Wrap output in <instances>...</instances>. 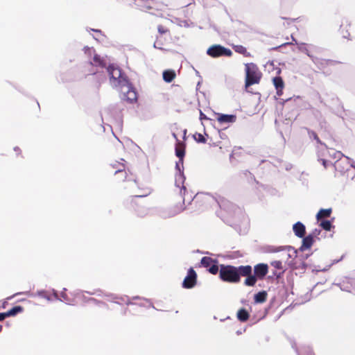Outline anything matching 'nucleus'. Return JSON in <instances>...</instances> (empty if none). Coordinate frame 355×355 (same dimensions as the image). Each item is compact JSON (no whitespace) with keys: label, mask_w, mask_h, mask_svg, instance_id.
Returning <instances> with one entry per match:
<instances>
[{"label":"nucleus","mask_w":355,"mask_h":355,"mask_svg":"<svg viewBox=\"0 0 355 355\" xmlns=\"http://www.w3.org/2000/svg\"><path fill=\"white\" fill-rule=\"evenodd\" d=\"M200 120L207 119L206 115L205 114H203L202 112V111L200 112Z\"/></svg>","instance_id":"nucleus-34"},{"label":"nucleus","mask_w":355,"mask_h":355,"mask_svg":"<svg viewBox=\"0 0 355 355\" xmlns=\"http://www.w3.org/2000/svg\"><path fill=\"white\" fill-rule=\"evenodd\" d=\"M2 331V326L0 325V332Z\"/></svg>","instance_id":"nucleus-51"},{"label":"nucleus","mask_w":355,"mask_h":355,"mask_svg":"<svg viewBox=\"0 0 355 355\" xmlns=\"http://www.w3.org/2000/svg\"><path fill=\"white\" fill-rule=\"evenodd\" d=\"M237 270L235 266L221 265L219 270L220 278L223 282L237 283L240 281Z\"/></svg>","instance_id":"nucleus-2"},{"label":"nucleus","mask_w":355,"mask_h":355,"mask_svg":"<svg viewBox=\"0 0 355 355\" xmlns=\"http://www.w3.org/2000/svg\"><path fill=\"white\" fill-rule=\"evenodd\" d=\"M158 31H159V33L163 34V33H165L167 31V30L164 26H158Z\"/></svg>","instance_id":"nucleus-31"},{"label":"nucleus","mask_w":355,"mask_h":355,"mask_svg":"<svg viewBox=\"0 0 355 355\" xmlns=\"http://www.w3.org/2000/svg\"><path fill=\"white\" fill-rule=\"evenodd\" d=\"M270 264L276 269H282V263L281 261H273Z\"/></svg>","instance_id":"nucleus-28"},{"label":"nucleus","mask_w":355,"mask_h":355,"mask_svg":"<svg viewBox=\"0 0 355 355\" xmlns=\"http://www.w3.org/2000/svg\"><path fill=\"white\" fill-rule=\"evenodd\" d=\"M193 137L195 140L199 143L205 144L206 142L205 137L200 133L196 134Z\"/></svg>","instance_id":"nucleus-27"},{"label":"nucleus","mask_w":355,"mask_h":355,"mask_svg":"<svg viewBox=\"0 0 355 355\" xmlns=\"http://www.w3.org/2000/svg\"><path fill=\"white\" fill-rule=\"evenodd\" d=\"M331 213V209H321L316 215L317 219L319 220L322 218L329 217Z\"/></svg>","instance_id":"nucleus-20"},{"label":"nucleus","mask_w":355,"mask_h":355,"mask_svg":"<svg viewBox=\"0 0 355 355\" xmlns=\"http://www.w3.org/2000/svg\"><path fill=\"white\" fill-rule=\"evenodd\" d=\"M207 55L212 58H217L220 56H231L232 52L230 49L225 48L219 44H215L210 46L207 51Z\"/></svg>","instance_id":"nucleus-5"},{"label":"nucleus","mask_w":355,"mask_h":355,"mask_svg":"<svg viewBox=\"0 0 355 355\" xmlns=\"http://www.w3.org/2000/svg\"><path fill=\"white\" fill-rule=\"evenodd\" d=\"M338 286H340V289L342 291H348V292H351L352 291L350 289H349L348 288H343L342 286H340V284H337Z\"/></svg>","instance_id":"nucleus-36"},{"label":"nucleus","mask_w":355,"mask_h":355,"mask_svg":"<svg viewBox=\"0 0 355 355\" xmlns=\"http://www.w3.org/2000/svg\"><path fill=\"white\" fill-rule=\"evenodd\" d=\"M153 46H154L155 48H157L155 43L154 44Z\"/></svg>","instance_id":"nucleus-53"},{"label":"nucleus","mask_w":355,"mask_h":355,"mask_svg":"<svg viewBox=\"0 0 355 355\" xmlns=\"http://www.w3.org/2000/svg\"><path fill=\"white\" fill-rule=\"evenodd\" d=\"M175 169L178 171L177 174H180V173H183V164H181L180 160L178 162H176Z\"/></svg>","instance_id":"nucleus-29"},{"label":"nucleus","mask_w":355,"mask_h":355,"mask_svg":"<svg viewBox=\"0 0 355 355\" xmlns=\"http://www.w3.org/2000/svg\"><path fill=\"white\" fill-rule=\"evenodd\" d=\"M234 50L236 52L241 54H245L247 52L246 48L242 45H236L234 46Z\"/></svg>","instance_id":"nucleus-26"},{"label":"nucleus","mask_w":355,"mask_h":355,"mask_svg":"<svg viewBox=\"0 0 355 355\" xmlns=\"http://www.w3.org/2000/svg\"><path fill=\"white\" fill-rule=\"evenodd\" d=\"M293 40L295 42V43L297 44L298 46V49L303 52V53H305L311 59V60L314 62V63H317L318 62V58L315 56H313L309 49L306 46V44L304 43H297L293 37Z\"/></svg>","instance_id":"nucleus-13"},{"label":"nucleus","mask_w":355,"mask_h":355,"mask_svg":"<svg viewBox=\"0 0 355 355\" xmlns=\"http://www.w3.org/2000/svg\"><path fill=\"white\" fill-rule=\"evenodd\" d=\"M322 164L325 168L327 167V161L325 159H322Z\"/></svg>","instance_id":"nucleus-41"},{"label":"nucleus","mask_w":355,"mask_h":355,"mask_svg":"<svg viewBox=\"0 0 355 355\" xmlns=\"http://www.w3.org/2000/svg\"><path fill=\"white\" fill-rule=\"evenodd\" d=\"M148 195V193H146V194H143V195H137L136 197H144V196H146Z\"/></svg>","instance_id":"nucleus-42"},{"label":"nucleus","mask_w":355,"mask_h":355,"mask_svg":"<svg viewBox=\"0 0 355 355\" xmlns=\"http://www.w3.org/2000/svg\"><path fill=\"white\" fill-rule=\"evenodd\" d=\"M267 293L266 291H261L254 295V302L256 303H263L266 300Z\"/></svg>","instance_id":"nucleus-19"},{"label":"nucleus","mask_w":355,"mask_h":355,"mask_svg":"<svg viewBox=\"0 0 355 355\" xmlns=\"http://www.w3.org/2000/svg\"><path fill=\"white\" fill-rule=\"evenodd\" d=\"M84 52L88 57V62L91 65L101 67H105L106 62L105 60L96 54L95 50L93 48L85 46Z\"/></svg>","instance_id":"nucleus-4"},{"label":"nucleus","mask_w":355,"mask_h":355,"mask_svg":"<svg viewBox=\"0 0 355 355\" xmlns=\"http://www.w3.org/2000/svg\"><path fill=\"white\" fill-rule=\"evenodd\" d=\"M254 271L257 277L263 278L268 273V267L267 264L259 263L254 266Z\"/></svg>","instance_id":"nucleus-9"},{"label":"nucleus","mask_w":355,"mask_h":355,"mask_svg":"<svg viewBox=\"0 0 355 355\" xmlns=\"http://www.w3.org/2000/svg\"><path fill=\"white\" fill-rule=\"evenodd\" d=\"M61 297H62V299L66 301V303L67 304H70L68 301V297H67V295L64 293H61Z\"/></svg>","instance_id":"nucleus-32"},{"label":"nucleus","mask_w":355,"mask_h":355,"mask_svg":"<svg viewBox=\"0 0 355 355\" xmlns=\"http://www.w3.org/2000/svg\"><path fill=\"white\" fill-rule=\"evenodd\" d=\"M22 311V307L20 306H16L10 309L8 311L6 312L8 317L9 316H14L17 313L21 312Z\"/></svg>","instance_id":"nucleus-24"},{"label":"nucleus","mask_w":355,"mask_h":355,"mask_svg":"<svg viewBox=\"0 0 355 355\" xmlns=\"http://www.w3.org/2000/svg\"><path fill=\"white\" fill-rule=\"evenodd\" d=\"M246 277H247V278L245 279V280L244 282L245 285L248 286H253L257 281V276L255 275H252V273H251L250 275H248Z\"/></svg>","instance_id":"nucleus-22"},{"label":"nucleus","mask_w":355,"mask_h":355,"mask_svg":"<svg viewBox=\"0 0 355 355\" xmlns=\"http://www.w3.org/2000/svg\"><path fill=\"white\" fill-rule=\"evenodd\" d=\"M185 155V144L180 141H178L175 144V155L180 159V162L181 164H183V159Z\"/></svg>","instance_id":"nucleus-10"},{"label":"nucleus","mask_w":355,"mask_h":355,"mask_svg":"<svg viewBox=\"0 0 355 355\" xmlns=\"http://www.w3.org/2000/svg\"><path fill=\"white\" fill-rule=\"evenodd\" d=\"M245 87L252 85L258 84L261 79V73L257 67L253 63L245 64Z\"/></svg>","instance_id":"nucleus-3"},{"label":"nucleus","mask_w":355,"mask_h":355,"mask_svg":"<svg viewBox=\"0 0 355 355\" xmlns=\"http://www.w3.org/2000/svg\"><path fill=\"white\" fill-rule=\"evenodd\" d=\"M184 180L185 177L183 173H180V174H176L175 186L180 188V193L181 196H182V191H184V193L186 191V187L184 186Z\"/></svg>","instance_id":"nucleus-12"},{"label":"nucleus","mask_w":355,"mask_h":355,"mask_svg":"<svg viewBox=\"0 0 355 355\" xmlns=\"http://www.w3.org/2000/svg\"><path fill=\"white\" fill-rule=\"evenodd\" d=\"M175 77V72L173 70H166L163 72V79L166 83H171Z\"/></svg>","instance_id":"nucleus-18"},{"label":"nucleus","mask_w":355,"mask_h":355,"mask_svg":"<svg viewBox=\"0 0 355 355\" xmlns=\"http://www.w3.org/2000/svg\"><path fill=\"white\" fill-rule=\"evenodd\" d=\"M313 243V236L312 234H309L303 238L302 245L300 247L301 250H304L306 249L310 248Z\"/></svg>","instance_id":"nucleus-16"},{"label":"nucleus","mask_w":355,"mask_h":355,"mask_svg":"<svg viewBox=\"0 0 355 355\" xmlns=\"http://www.w3.org/2000/svg\"><path fill=\"white\" fill-rule=\"evenodd\" d=\"M293 232L299 238H303L305 234V226L301 223L297 222L293 225Z\"/></svg>","instance_id":"nucleus-14"},{"label":"nucleus","mask_w":355,"mask_h":355,"mask_svg":"<svg viewBox=\"0 0 355 355\" xmlns=\"http://www.w3.org/2000/svg\"><path fill=\"white\" fill-rule=\"evenodd\" d=\"M96 73V71H91V73H92V74H94V73Z\"/></svg>","instance_id":"nucleus-50"},{"label":"nucleus","mask_w":355,"mask_h":355,"mask_svg":"<svg viewBox=\"0 0 355 355\" xmlns=\"http://www.w3.org/2000/svg\"><path fill=\"white\" fill-rule=\"evenodd\" d=\"M320 226L326 231H329L332 227L331 223L329 220H325L320 223Z\"/></svg>","instance_id":"nucleus-25"},{"label":"nucleus","mask_w":355,"mask_h":355,"mask_svg":"<svg viewBox=\"0 0 355 355\" xmlns=\"http://www.w3.org/2000/svg\"><path fill=\"white\" fill-rule=\"evenodd\" d=\"M126 304H130V302L129 301H127Z\"/></svg>","instance_id":"nucleus-52"},{"label":"nucleus","mask_w":355,"mask_h":355,"mask_svg":"<svg viewBox=\"0 0 355 355\" xmlns=\"http://www.w3.org/2000/svg\"><path fill=\"white\" fill-rule=\"evenodd\" d=\"M327 270H328V268H324V269H321V270H318V271H326Z\"/></svg>","instance_id":"nucleus-45"},{"label":"nucleus","mask_w":355,"mask_h":355,"mask_svg":"<svg viewBox=\"0 0 355 355\" xmlns=\"http://www.w3.org/2000/svg\"><path fill=\"white\" fill-rule=\"evenodd\" d=\"M238 275L239 277L241 275L248 276L252 273V267L250 266H241L239 267H236Z\"/></svg>","instance_id":"nucleus-17"},{"label":"nucleus","mask_w":355,"mask_h":355,"mask_svg":"<svg viewBox=\"0 0 355 355\" xmlns=\"http://www.w3.org/2000/svg\"><path fill=\"white\" fill-rule=\"evenodd\" d=\"M106 71L110 76V85L113 87H119L121 98L132 103L137 100V93L128 80L121 73V69L114 64H110Z\"/></svg>","instance_id":"nucleus-1"},{"label":"nucleus","mask_w":355,"mask_h":355,"mask_svg":"<svg viewBox=\"0 0 355 355\" xmlns=\"http://www.w3.org/2000/svg\"><path fill=\"white\" fill-rule=\"evenodd\" d=\"M116 164L120 165V167L117 169V171L115 172V173L123 172L125 168L123 164H120V163L117 162L112 165L113 168L116 167Z\"/></svg>","instance_id":"nucleus-30"},{"label":"nucleus","mask_w":355,"mask_h":355,"mask_svg":"<svg viewBox=\"0 0 355 355\" xmlns=\"http://www.w3.org/2000/svg\"><path fill=\"white\" fill-rule=\"evenodd\" d=\"M237 318L240 321L245 322L248 319L249 313L245 309H241L237 313Z\"/></svg>","instance_id":"nucleus-21"},{"label":"nucleus","mask_w":355,"mask_h":355,"mask_svg":"<svg viewBox=\"0 0 355 355\" xmlns=\"http://www.w3.org/2000/svg\"><path fill=\"white\" fill-rule=\"evenodd\" d=\"M186 132H187V130H184V137H185Z\"/></svg>","instance_id":"nucleus-46"},{"label":"nucleus","mask_w":355,"mask_h":355,"mask_svg":"<svg viewBox=\"0 0 355 355\" xmlns=\"http://www.w3.org/2000/svg\"><path fill=\"white\" fill-rule=\"evenodd\" d=\"M298 355H313L312 350L309 346H303L300 349H296Z\"/></svg>","instance_id":"nucleus-23"},{"label":"nucleus","mask_w":355,"mask_h":355,"mask_svg":"<svg viewBox=\"0 0 355 355\" xmlns=\"http://www.w3.org/2000/svg\"><path fill=\"white\" fill-rule=\"evenodd\" d=\"M342 153L340 152H336L335 153V155H334V158H340V157L342 156Z\"/></svg>","instance_id":"nucleus-35"},{"label":"nucleus","mask_w":355,"mask_h":355,"mask_svg":"<svg viewBox=\"0 0 355 355\" xmlns=\"http://www.w3.org/2000/svg\"><path fill=\"white\" fill-rule=\"evenodd\" d=\"M273 84L277 89V94L281 96L282 94V89L284 88V81L279 76H276L272 80Z\"/></svg>","instance_id":"nucleus-15"},{"label":"nucleus","mask_w":355,"mask_h":355,"mask_svg":"<svg viewBox=\"0 0 355 355\" xmlns=\"http://www.w3.org/2000/svg\"><path fill=\"white\" fill-rule=\"evenodd\" d=\"M236 116L234 114H219L217 118L220 123H232L236 121Z\"/></svg>","instance_id":"nucleus-11"},{"label":"nucleus","mask_w":355,"mask_h":355,"mask_svg":"<svg viewBox=\"0 0 355 355\" xmlns=\"http://www.w3.org/2000/svg\"><path fill=\"white\" fill-rule=\"evenodd\" d=\"M310 47L312 49H316L317 47L313 46V45H310Z\"/></svg>","instance_id":"nucleus-44"},{"label":"nucleus","mask_w":355,"mask_h":355,"mask_svg":"<svg viewBox=\"0 0 355 355\" xmlns=\"http://www.w3.org/2000/svg\"><path fill=\"white\" fill-rule=\"evenodd\" d=\"M352 167H354V168H355V163L352 164Z\"/></svg>","instance_id":"nucleus-49"},{"label":"nucleus","mask_w":355,"mask_h":355,"mask_svg":"<svg viewBox=\"0 0 355 355\" xmlns=\"http://www.w3.org/2000/svg\"><path fill=\"white\" fill-rule=\"evenodd\" d=\"M216 263L215 260L208 257H202L200 261L201 265L205 268H209V272L213 275H216L218 272V267Z\"/></svg>","instance_id":"nucleus-8"},{"label":"nucleus","mask_w":355,"mask_h":355,"mask_svg":"<svg viewBox=\"0 0 355 355\" xmlns=\"http://www.w3.org/2000/svg\"><path fill=\"white\" fill-rule=\"evenodd\" d=\"M93 31H95V32H97V33H100V32H101V31H98V30H93Z\"/></svg>","instance_id":"nucleus-47"},{"label":"nucleus","mask_w":355,"mask_h":355,"mask_svg":"<svg viewBox=\"0 0 355 355\" xmlns=\"http://www.w3.org/2000/svg\"><path fill=\"white\" fill-rule=\"evenodd\" d=\"M172 135H173V138L176 140V143H177L178 141H179L177 137V135H175V133H173Z\"/></svg>","instance_id":"nucleus-39"},{"label":"nucleus","mask_w":355,"mask_h":355,"mask_svg":"<svg viewBox=\"0 0 355 355\" xmlns=\"http://www.w3.org/2000/svg\"><path fill=\"white\" fill-rule=\"evenodd\" d=\"M320 230H315V232H313V234L312 235H313H313H314V236H316V235H318V234H320Z\"/></svg>","instance_id":"nucleus-38"},{"label":"nucleus","mask_w":355,"mask_h":355,"mask_svg":"<svg viewBox=\"0 0 355 355\" xmlns=\"http://www.w3.org/2000/svg\"><path fill=\"white\" fill-rule=\"evenodd\" d=\"M197 275L195 270L190 268L188 270L187 275L185 277L182 286L185 288H191L196 284Z\"/></svg>","instance_id":"nucleus-6"},{"label":"nucleus","mask_w":355,"mask_h":355,"mask_svg":"<svg viewBox=\"0 0 355 355\" xmlns=\"http://www.w3.org/2000/svg\"><path fill=\"white\" fill-rule=\"evenodd\" d=\"M313 137H314V139H315V140H317V141H318V142H319L320 141H319V139H318V136H317L315 133H313Z\"/></svg>","instance_id":"nucleus-40"},{"label":"nucleus","mask_w":355,"mask_h":355,"mask_svg":"<svg viewBox=\"0 0 355 355\" xmlns=\"http://www.w3.org/2000/svg\"><path fill=\"white\" fill-rule=\"evenodd\" d=\"M293 250V249L291 248V247H288V251H290V250ZM286 256H287V257H291V254L289 253V252H286Z\"/></svg>","instance_id":"nucleus-37"},{"label":"nucleus","mask_w":355,"mask_h":355,"mask_svg":"<svg viewBox=\"0 0 355 355\" xmlns=\"http://www.w3.org/2000/svg\"><path fill=\"white\" fill-rule=\"evenodd\" d=\"M54 297L56 298V299H58V294L55 291H54Z\"/></svg>","instance_id":"nucleus-43"},{"label":"nucleus","mask_w":355,"mask_h":355,"mask_svg":"<svg viewBox=\"0 0 355 355\" xmlns=\"http://www.w3.org/2000/svg\"><path fill=\"white\" fill-rule=\"evenodd\" d=\"M139 297H138V296H136V297H133V299H139Z\"/></svg>","instance_id":"nucleus-48"},{"label":"nucleus","mask_w":355,"mask_h":355,"mask_svg":"<svg viewBox=\"0 0 355 355\" xmlns=\"http://www.w3.org/2000/svg\"><path fill=\"white\" fill-rule=\"evenodd\" d=\"M184 208L182 206H175L174 207L162 209L159 211V216L162 218H169L176 216Z\"/></svg>","instance_id":"nucleus-7"},{"label":"nucleus","mask_w":355,"mask_h":355,"mask_svg":"<svg viewBox=\"0 0 355 355\" xmlns=\"http://www.w3.org/2000/svg\"><path fill=\"white\" fill-rule=\"evenodd\" d=\"M6 317H8L6 312L0 313V321L3 320Z\"/></svg>","instance_id":"nucleus-33"}]
</instances>
